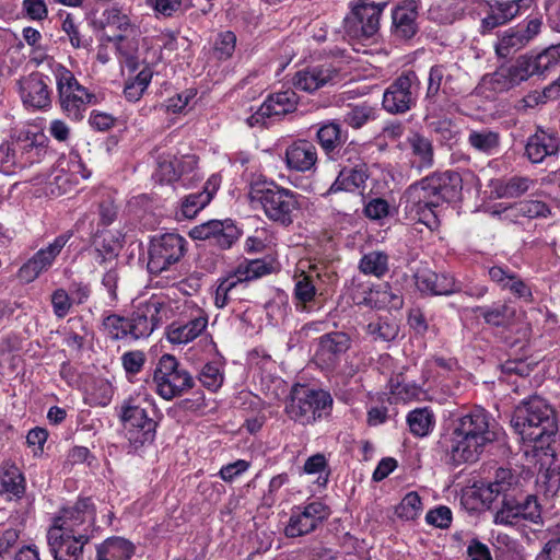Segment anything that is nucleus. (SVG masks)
<instances>
[{
	"label": "nucleus",
	"instance_id": "nucleus-26",
	"mask_svg": "<svg viewBox=\"0 0 560 560\" xmlns=\"http://www.w3.org/2000/svg\"><path fill=\"white\" fill-rule=\"evenodd\" d=\"M289 168L298 172L311 171L317 162L316 147L307 140H298L285 150Z\"/></svg>",
	"mask_w": 560,
	"mask_h": 560
},
{
	"label": "nucleus",
	"instance_id": "nucleus-20",
	"mask_svg": "<svg viewBox=\"0 0 560 560\" xmlns=\"http://www.w3.org/2000/svg\"><path fill=\"white\" fill-rule=\"evenodd\" d=\"M534 0H493L490 5L489 14L482 20V28L491 31L498 26L504 25L517 16L522 10H528Z\"/></svg>",
	"mask_w": 560,
	"mask_h": 560
},
{
	"label": "nucleus",
	"instance_id": "nucleus-16",
	"mask_svg": "<svg viewBox=\"0 0 560 560\" xmlns=\"http://www.w3.org/2000/svg\"><path fill=\"white\" fill-rule=\"evenodd\" d=\"M329 514V509L318 501L311 502L303 509L298 508L291 514L289 523L284 528V534L289 538L310 534L327 520Z\"/></svg>",
	"mask_w": 560,
	"mask_h": 560
},
{
	"label": "nucleus",
	"instance_id": "nucleus-45",
	"mask_svg": "<svg viewBox=\"0 0 560 560\" xmlns=\"http://www.w3.org/2000/svg\"><path fill=\"white\" fill-rule=\"evenodd\" d=\"M155 176L160 183L176 182L180 177L178 159L172 154L160 155Z\"/></svg>",
	"mask_w": 560,
	"mask_h": 560
},
{
	"label": "nucleus",
	"instance_id": "nucleus-35",
	"mask_svg": "<svg viewBox=\"0 0 560 560\" xmlns=\"http://www.w3.org/2000/svg\"><path fill=\"white\" fill-rule=\"evenodd\" d=\"M316 139L327 156H334L337 149L345 142L340 126L334 121L320 126L316 132Z\"/></svg>",
	"mask_w": 560,
	"mask_h": 560
},
{
	"label": "nucleus",
	"instance_id": "nucleus-60",
	"mask_svg": "<svg viewBox=\"0 0 560 560\" xmlns=\"http://www.w3.org/2000/svg\"><path fill=\"white\" fill-rule=\"evenodd\" d=\"M145 363V354L140 350L128 351L121 355V364L128 374L139 373Z\"/></svg>",
	"mask_w": 560,
	"mask_h": 560
},
{
	"label": "nucleus",
	"instance_id": "nucleus-47",
	"mask_svg": "<svg viewBox=\"0 0 560 560\" xmlns=\"http://www.w3.org/2000/svg\"><path fill=\"white\" fill-rule=\"evenodd\" d=\"M511 210H514L518 214L529 219L540 217L546 218L548 214H550V208L548 205L538 199L518 201L514 203L513 207H511Z\"/></svg>",
	"mask_w": 560,
	"mask_h": 560
},
{
	"label": "nucleus",
	"instance_id": "nucleus-2",
	"mask_svg": "<svg viewBox=\"0 0 560 560\" xmlns=\"http://www.w3.org/2000/svg\"><path fill=\"white\" fill-rule=\"evenodd\" d=\"M480 491L483 501L492 502L501 498L494 515V523L498 525L513 526L521 520L538 523L541 518L537 497L525 493L520 477L511 469H497L494 480Z\"/></svg>",
	"mask_w": 560,
	"mask_h": 560
},
{
	"label": "nucleus",
	"instance_id": "nucleus-29",
	"mask_svg": "<svg viewBox=\"0 0 560 560\" xmlns=\"http://www.w3.org/2000/svg\"><path fill=\"white\" fill-rule=\"evenodd\" d=\"M417 14L412 2L396 7L392 13L394 35L402 39L411 38L417 32Z\"/></svg>",
	"mask_w": 560,
	"mask_h": 560
},
{
	"label": "nucleus",
	"instance_id": "nucleus-33",
	"mask_svg": "<svg viewBox=\"0 0 560 560\" xmlns=\"http://www.w3.org/2000/svg\"><path fill=\"white\" fill-rule=\"evenodd\" d=\"M0 482L2 489L20 499L24 495L26 483L25 478L16 465L5 463L1 468Z\"/></svg>",
	"mask_w": 560,
	"mask_h": 560
},
{
	"label": "nucleus",
	"instance_id": "nucleus-58",
	"mask_svg": "<svg viewBox=\"0 0 560 560\" xmlns=\"http://www.w3.org/2000/svg\"><path fill=\"white\" fill-rule=\"evenodd\" d=\"M105 16L109 26H115L118 31L121 32L117 35V37L122 39L126 36V33L131 28L130 19L116 8L106 10Z\"/></svg>",
	"mask_w": 560,
	"mask_h": 560
},
{
	"label": "nucleus",
	"instance_id": "nucleus-49",
	"mask_svg": "<svg viewBox=\"0 0 560 560\" xmlns=\"http://www.w3.org/2000/svg\"><path fill=\"white\" fill-rule=\"evenodd\" d=\"M104 331L114 340H119L129 334V319L117 314H110L103 320Z\"/></svg>",
	"mask_w": 560,
	"mask_h": 560
},
{
	"label": "nucleus",
	"instance_id": "nucleus-19",
	"mask_svg": "<svg viewBox=\"0 0 560 560\" xmlns=\"http://www.w3.org/2000/svg\"><path fill=\"white\" fill-rule=\"evenodd\" d=\"M20 95L25 106L34 109H46L51 104V91L46 78L34 72L19 81Z\"/></svg>",
	"mask_w": 560,
	"mask_h": 560
},
{
	"label": "nucleus",
	"instance_id": "nucleus-40",
	"mask_svg": "<svg viewBox=\"0 0 560 560\" xmlns=\"http://www.w3.org/2000/svg\"><path fill=\"white\" fill-rule=\"evenodd\" d=\"M98 550H103L104 555H109L117 560H129L136 550L135 545L122 537H109L103 544L97 546Z\"/></svg>",
	"mask_w": 560,
	"mask_h": 560
},
{
	"label": "nucleus",
	"instance_id": "nucleus-37",
	"mask_svg": "<svg viewBox=\"0 0 560 560\" xmlns=\"http://www.w3.org/2000/svg\"><path fill=\"white\" fill-rule=\"evenodd\" d=\"M533 182L527 177L513 176L493 183V191L499 198H517L525 194Z\"/></svg>",
	"mask_w": 560,
	"mask_h": 560
},
{
	"label": "nucleus",
	"instance_id": "nucleus-36",
	"mask_svg": "<svg viewBox=\"0 0 560 560\" xmlns=\"http://www.w3.org/2000/svg\"><path fill=\"white\" fill-rule=\"evenodd\" d=\"M528 44L518 27H511L503 32L495 44V54L500 58H506Z\"/></svg>",
	"mask_w": 560,
	"mask_h": 560
},
{
	"label": "nucleus",
	"instance_id": "nucleus-32",
	"mask_svg": "<svg viewBox=\"0 0 560 560\" xmlns=\"http://www.w3.org/2000/svg\"><path fill=\"white\" fill-rule=\"evenodd\" d=\"M299 97L292 90H287L269 95L262 103V113L271 116L285 115L295 110Z\"/></svg>",
	"mask_w": 560,
	"mask_h": 560
},
{
	"label": "nucleus",
	"instance_id": "nucleus-28",
	"mask_svg": "<svg viewBox=\"0 0 560 560\" xmlns=\"http://www.w3.org/2000/svg\"><path fill=\"white\" fill-rule=\"evenodd\" d=\"M351 346L348 334L334 331L319 338L317 355L327 362H334L341 354L346 353Z\"/></svg>",
	"mask_w": 560,
	"mask_h": 560
},
{
	"label": "nucleus",
	"instance_id": "nucleus-59",
	"mask_svg": "<svg viewBox=\"0 0 560 560\" xmlns=\"http://www.w3.org/2000/svg\"><path fill=\"white\" fill-rule=\"evenodd\" d=\"M51 304L55 315L58 318H63L70 312L72 301L65 289H57L51 294Z\"/></svg>",
	"mask_w": 560,
	"mask_h": 560
},
{
	"label": "nucleus",
	"instance_id": "nucleus-23",
	"mask_svg": "<svg viewBox=\"0 0 560 560\" xmlns=\"http://www.w3.org/2000/svg\"><path fill=\"white\" fill-rule=\"evenodd\" d=\"M415 279L419 291L431 295H450L462 290L452 276L436 273L427 268L419 269Z\"/></svg>",
	"mask_w": 560,
	"mask_h": 560
},
{
	"label": "nucleus",
	"instance_id": "nucleus-12",
	"mask_svg": "<svg viewBox=\"0 0 560 560\" xmlns=\"http://www.w3.org/2000/svg\"><path fill=\"white\" fill-rule=\"evenodd\" d=\"M72 236L73 231L68 230L58 235L52 243L48 244L45 248L37 250L20 267L18 278L24 283H31L36 280L52 266L55 259Z\"/></svg>",
	"mask_w": 560,
	"mask_h": 560
},
{
	"label": "nucleus",
	"instance_id": "nucleus-43",
	"mask_svg": "<svg viewBox=\"0 0 560 560\" xmlns=\"http://www.w3.org/2000/svg\"><path fill=\"white\" fill-rule=\"evenodd\" d=\"M212 195L205 188L202 191L194 192L186 196L180 205V214L185 219H192L202 210L210 201Z\"/></svg>",
	"mask_w": 560,
	"mask_h": 560
},
{
	"label": "nucleus",
	"instance_id": "nucleus-56",
	"mask_svg": "<svg viewBox=\"0 0 560 560\" xmlns=\"http://www.w3.org/2000/svg\"><path fill=\"white\" fill-rule=\"evenodd\" d=\"M373 108L366 105L355 106L343 116V121L352 128L359 129L373 117Z\"/></svg>",
	"mask_w": 560,
	"mask_h": 560
},
{
	"label": "nucleus",
	"instance_id": "nucleus-41",
	"mask_svg": "<svg viewBox=\"0 0 560 560\" xmlns=\"http://www.w3.org/2000/svg\"><path fill=\"white\" fill-rule=\"evenodd\" d=\"M359 268L364 275L381 278L388 271V256L384 252H370L363 255Z\"/></svg>",
	"mask_w": 560,
	"mask_h": 560
},
{
	"label": "nucleus",
	"instance_id": "nucleus-62",
	"mask_svg": "<svg viewBox=\"0 0 560 560\" xmlns=\"http://www.w3.org/2000/svg\"><path fill=\"white\" fill-rule=\"evenodd\" d=\"M425 521L440 528H447L452 522V512L447 506H439L430 510L425 515Z\"/></svg>",
	"mask_w": 560,
	"mask_h": 560
},
{
	"label": "nucleus",
	"instance_id": "nucleus-13",
	"mask_svg": "<svg viewBox=\"0 0 560 560\" xmlns=\"http://www.w3.org/2000/svg\"><path fill=\"white\" fill-rule=\"evenodd\" d=\"M121 422L129 428L136 429V436L130 435L129 440L143 445L152 442L155 435L156 422L149 418L147 410L139 402L138 397L126 399L119 412ZM132 434V431H129Z\"/></svg>",
	"mask_w": 560,
	"mask_h": 560
},
{
	"label": "nucleus",
	"instance_id": "nucleus-8",
	"mask_svg": "<svg viewBox=\"0 0 560 560\" xmlns=\"http://www.w3.org/2000/svg\"><path fill=\"white\" fill-rule=\"evenodd\" d=\"M54 72L61 108L68 117L80 120L86 106L96 103V96L82 86L66 67L58 65Z\"/></svg>",
	"mask_w": 560,
	"mask_h": 560
},
{
	"label": "nucleus",
	"instance_id": "nucleus-39",
	"mask_svg": "<svg viewBox=\"0 0 560 560\" xmlns=\"http://www.w3.org/2000/svg\"><path fill=\"white\" fill-rule=\"evenodd\" d=\"M407 422L412 434L425 436L433 428L434 416L427 407L418 408L408 413Z\"/></svg>",
	"mask_w": 560,
	"mask_h": 560
},
{
	"label": "nucleus",
	"instance_id": "nucleus-27",
	"mask_svg": "<svg viewBox=\"0 0 560 560\" xmlns=\"http://www.w3.org/2000/svg\"><path fill=\"white\" fill-rule=\"evenodd\" d=\"M208 325V316L198 311L197 315L187 323H173L168 326L166 336L171 343L182 345L195 340L206 329Z\"/></svg>",
	"mask_w": 560,
	"mask_h": 560
},
{
	"label": "nucleus",
	"instance_id": "nucleus-10",
	"mask_svg": "<svg viewBox=\"0 0 560 560\" xmlns=\"http://www.w3.org/2000/svg\"><path fill=\"white\" fill-rule=\"evenodd\" d=\"M420 80L413 70L397 77L384 91L383 108L393 115H401L416 106Z\"/></svg>",
	"mask_w": 560,
	"mask_h": 560
},
{
	"label": "nucleus",
	"instance_id": "nucleus-64",
	"mask_svg": "<svg viewBox=\"0 0 560 560\" xmlns=\"http://www.w3.org/2000/svg\"><path fill=\"white\" fill-rule=\"evenodd\" d=\"M536 560H560V530L544 545Z\"/></svg>",
	"mask_w": 560,
	"mask_h": 560
},
{
	"label": "nucleus",
	"instance_id": "nucleus-25",
	"mask_svg": "<svg viewBox=\"0 0 560 560\" xmlns=\"http://www.w3.org/2000/svg\"><path fill=\"white\" fill-rule=\"evenodd\" d=\"M472 313L481 316L485 323L492 327L509 328L516 320V308L511 301L476 306L472 308Z\"/></svg>",
	"mask_w": 560,
	"mask_h": 560
},
{
	"label": "nucleus",
	"instance_id": "nucleus-30",
	"mask_svg": "<svg viewBox=\"0 0 560 560\" xmlns=\"http://www.w3.org/2000/svg\"><path fill=\"white\" fill-rule=\"evenodd\" d=\"M407 143L415 158L413 164L419 171L429 170L434 165V148L432 141L419 132L407 138Z\"/></svg>",
	"mask_w": 560,
	"mask_h": 560
},
{
	"label": "nucleus",
	"instance_id": "nucleus-38",
	"mask_svg": "<svg viewBox=\"0 0 560 560\" xmlns=\"http://www.w3.org/2000/svg\"><path fill=\"white\" fill-rule=\"evenodd\" d=\"M368 332L375 339L383 341L394 340L399 331V325L392 315L378 317L376 320L371 322L366 327Z\"/></svg>",
	"mask_w": 560,
	"mask_h": 560
},
{
	"label": "nucleus",
	"instance_id": "nucleus-11",
	"mask_svg": "<svg viewBox=\"0 0 560 560\" xmlns=\"http://www.w3.org/2000/svg\"><path fill=\"white\" fill-rule=\"evenodd\" d=\"M94 523L95 506L90 498H84L78 500L73 506L62 509L50 528L72 535H91Z\"/></svg>",
	"mask_w": 560,
	"mask_h": 560
},
{
	"label": "nucleus",
	"instance_id": "nucleus-52",
	"mask_svg": "<svg viewBox=\"0 0 560 560\" xmlns=\"http://www.w3.org/2000/svg\"><path fill=\"white\" fill-rule=\"evenodd\" d=\"M422 510V503L419 494L415 491L407 493L396 509L400 518L415 520Z\"/></svg>",
	"mask_w": 560,
	"mask_h": 560
},
{
	"label": "nucleus",
	"instance_id": "nucleus-50",
	"mask_svg": "<svg viewBox=\"0 0 560 560\" xmlns=\"http://www.w3.org/2000/svg\"><path fill=\"white\" fill-rule=\"evenodd\" d=\"M332 161H338L341 168L343 166H358V165H365V163L362 162L360 156L359 147L350 142L347 145H340L337 149V152L334 153V156H328Z\"/></svg>",
	"mask_w": 560,
	"mask_h": 560
},
{
	"label": "nucleus",
	"instance_id": "nucleus-5",
	"mask_svg": "<svg viewBox=\"0 0 560 560\" xmlns=\"http://www.w3.org/2000/svg\"><path fill=\"white\" fill-rule=\"evenodd\" d=\"M248 198L265 215L283 226L290 225L300 210V195L273 182L258 180L249 186Z\"/></svg>",
	"mask_w": 560,
	"mask_h": 560
},
{
	"label": "nucleus",
	"instance_id": "nucleus-17",
	"mask_svg": "<svg viewBox=\"0 0 560 560\" xmlns=\"http://www.w3.org/2000/svg\"><path fill=\"white\" fill-rule=\"evenodd\" d=\"M190 236L195 240H208L212 245L228 249L238 240L240 231L231 220H211L195 226Z\"/></svg>",
	"mask_w": 560,
	"mask_h": 560
},
{
	"label": "nucleus",
	"instance_id": "nucleus-22",
	"mask_svg": "<svg viewBox=\"0 0 560 560\" xmlns=\"http://www.w3.org/2000/svg\"><path fill=\"white\" fill-rule=\"evenodd\" d=\"M338 77V71L331 65H318L298 71L293 78V85L308 93H313L327 84H331Z\"/></svg>",
	"mask_w": 560,
	"mask_h": 560
},
{
	"label": "nucleus",
	"instance_id": "nucleus-4",
	"mask_svg": "<svg viewBox=\"0 0 560 560\" xmlns=\"http://www.w3.org/2000/svg\"><path fill=\"white\" fill-rule=\"evenodd\" d=\"M511 424L524 442L538 444L540 448L549 444L558 432L555 410L537 395L523 400L514 409Z\"/></svg>",
	"mask_w": 560,
	"mask_h": 560
},
{
	"label": "nucleus",
	"instance_id": "nucleus-15",
	"mask_svg": "<svg viewBox=\"0 0 560 560\" xmlns=\"http://www.w3.org/2000/svg\"><path fill=\"white\" fill-rule=\"evenodd\" d=\"M385 7L362 0L353 7L352 16L347 18L346 28L349 34L361 38L373 37L380 28V19Z\"/></svg>",
	"mask_w": 560,
	"mask_h": 560
},
{
	"label": "nucleus",
	"instance_id": "nucleus-18",
	"mask_svg": "<svg viewBox=\"0 0 560 560\" xmlns=\"http://www.w3.org/2000/svg\"><path fill=\"white\" fill-rule=\"evenodd\" d=\"M92 535H72L49 528L47 540L55 560H79Z\"/></svg>",
	"mask_w": 560,
	"mask_h": 560
},
{
	"label": "nucleus",
	"instance_id": "nucleus-6",
	"mask_svg": "<svg viewBox=\"0 0 560 560\" xmlns=\"http://www.w3.org/2000/svg\"><path fill=\"white\" fill-rule=\"evenodd\" d=\"M331 405L332 399L328 393L296 384L291 389L285 412L295 422L310 424L327 413Z\"/></svg>",
	"mask_w": 560,
	"mask_h": 560
},
{
	"label": "nucleus",
	"instance_id": "nucleus-3",
	"mask_svg": "<svg viewBox=\"0 0 560 560\" xmlns=\"http://www.w3.org/2000/svg\"><path fill=\"white\" fill-rule=\"evenodd\" d=\"M497 440L491 416L483 408H474L453 422L446 454L454 466L475 463L486 447Z\"/></svg>",
	"mask_w": 560,
	"mask_h": 560
},
{
	"label": "nucleus",
	"instance_id": "nucleus-21",
	"mask_svg": "<svg viewBox=\"0 0 560 560\" xmlns=\"http://www.w3.org/2000/svg\"><path fill=\"white\" fill-rule=\"evenodd\" d=\"M45 136L40 131L22 129L18 135L12 136L10 144L14 149L21 166L33 164L40 156Z\"/></svg>",
	"mask_w": 560,
	"mask_h": 560
},
{
	"label": "nucleus",
	"instance_id": "nucleus-7",
	"mask_svg": "<svg viewBox=\"0 0 560 560\" xmlns=\"http://www.w3.org/2000/svg\"><path fill=\"white\" fill-rule=\"evenodd\" d=\"M156 393L165 400L182 396L195 386L192 375L172 354H163L153 373Z\"/></svg>",
	"mask_w": 560,
	"mask_h": 560
},
{
	"label": "nucleus",
	"instance_id": "nucleus-9",
	"mask_svg": "<svg viewBox=\"0 0 560 560\" xmlns=\"http://www.w3.org/2000/svg\"><path fill=\"white\" fill-rule=\"evenodd\" d=\"M187 241L176 233L154 236L149 245L148 270L151 275H161L178 264L187 250Z\"/></svg>",
	"mask_w": 560,
	"mask_h": 560
},
{
	"label": "nucleus",
	"instance_id": "nucleus-48",
	"mask_svg": "<svg viewBox=\"0 0 560 560\" xmlns=\"http://www.w3.org/2000/svg\"><path fill=\"white\" fill-rule=\"evenodd\" d=\"M508 75L512 78L515 85L526 81L535 74L530 56H520L514 63L505 66Z\"/></svg>",
	"mask_w": 560,
	"mask_h": 560
},
{
	"label": "nucleus",
	"instance_id": "nucleus-55",
	"mask_svg": "<svg viewBox=\"0 0 560 560\" xmlns=\"http://www.w3.org/2000/svg\"><path fill=\"white\" fill-rule=\"evenodd\" d=\"M199 381L210 390H217L223 383V374L217 364L207 363L199 373Z\"/></svg>",
	"mask_w": 560,
	"mask_h": 560
},
{
	"label": "nucleus",
	"instance_id": "nucleus-54",
	"mask_svg": "<svg viewBox=\"0 0 560 560\" xmlns=\"http://www.w3.org/2000/svg\"><path fill=\"white\" fill-rule=\"evenodd\" d=\"M560 96V90L553 82L546 86L542 91H532L524 98L523 102L526 107H535L539 104L546 103L548 100H556Z\"/></svg>",
	"mask_w": 560,
	"mask_h": 560
},
{
	"label": "nucleus",
	"instance_id": "nucleus-53",
	"mask_svg": "<svg viewBox=\"0 0 560 560\" xmlns=\"http://www.w3.org/2000/svg\"><path fill=\"white\" fill-rule=\"evenodd\" d=\"M236 45V36L233 32L220 33L214 42L213 55L220 60L232 57Z\"/></svg>",
	"mask_w": 560,
	"mask_h": 560
},
{
	"label": "nucleus",
	"instance_id": "nucleus-44",
	"mask_svg": "<svg viewBox=\"0 0 560 560\" xmlns=\"http://www.w3.org/2000/svg\"><path fill=\"white\" fill-rule=\"evenodd\" d=\"M316 292L317 289L311 276L302 272L295 278L293 295L296 301V306L302 305L304 310L307 303L314 301Z\"/></svg>",
	"mask_w": 560,
	"mask_h": 560
},
{
	"label": "nucleus",
	"instance_id": "nucleus-1",
	"mask_svg": "<svg viewBox=\"0 0 560 560\" xmlns=\"http://www.w3.org/2000/svg\"><path fill=\"white\" fill-rule=\"evenodd\" d=\"M463 179L457 172H434L410 185L404 195L407 215L431 231L440 225L438 208L462 196Z\"/></svg>",
	"mask_w": 560,
	"mask_h": 560
},
{
	"label": "nucleus",
	"instance_id": "nucleus-63",
	"mask_svg": "<svg viewBox=\"0 0 560 560\" xmlns=\"http://www.w3.org/2000/svg\"><path fill=\"white\" fill-rule=\"evenodd\" d=\"M491 89L495 92H504L516 86L512 78L508 75L505 66L498 68L490 77Z\"/></svg>",
	"mask_w": 560,
	"mask_h": 560
},
{
	"label": "nucleus",
	"instance_id": "nucleus-46",
	"mask_svg": "<svg viewBox=\"0 0 560 560\" xmlns=\"http://www.w3.org/2000/svg\"><path fill=\"white\" fill-rule=\"evenodd\" d=\"M152 79V71L150 68H143L133 80L126 83L124 94L128 101H139Z\"/></svg>",
	"mask_w": 560,
	"mask_h": 560
},
{
	"label": "nucleus",
	"instance_id": "nucleus-51",
	"mask_svg": "<svg viewBox=\"0 0 560 560\" xmlns=\"http://www.w3.org/2000/svg\"><path fill=\"white\" fill-rule=\"evenodd\" d=\"M538 487L546 497H553L560 490V466L549 467L538 478Z\"/></svg>",
	"mask_w": 560,
	"mask_h": 560
},
{
	"label": "nucleus",
	"instance_id": "nucleus-14",
	"mask_svg": "<svg viewBox=\"0 0 560 560\" xmlns=\"http://www.w3.org/2000/svg\"><path fill=\"white\" fill-rule=\"evenodd\" d=\"M165 303L159 298L139 303L129 318V334L133 339L149 337L161 325Z\"/></svg>",
	"mask_w": 560,
	"mask_h": 560
},
{
	"label": "nucleus",
	"instance_id": "nucleus-57",
	"mask_svg": "<svg viewBox=\"0 0 560 560\" xmlns=\"http://www.w3.org/2000/svg\"><path fill=\"white\" fill-rule=\"evenodd\" d=\"M445 67L443 65H435L430 69L429 79H428V88L425 98L430 103L435 102V97L440 92V88L444 78Z\"/></svg>",
	"mask_w": 560,
	"mask_h": 560
},
{
	"label": "nucleus",
	"instance_id": "nucleus-42",
	"mask_svg": "<svg viewBox=\"0 0 560 560\" xmlns=\"http://www.w3.org/2000/svg\"><path fill=\"white\" fill-rule=\"evenodd\" d=\"M535 74H546L560 62V44L552 45L538 55L530 56Z\"/></svg>",
	"mask_w": 560,
	"mask_h": 560
},
{
	"label": "nucleus",
	"instance_id": "nucleus-31",
	"mask_svg": "<svg viewBox=\"0 0 560 560\" xmlns=\"http://www.w3.org/2000/svg\"><path fill=\"white\" fill-rule=\"evenodd\" d=\"M366 178V165L343 166L336 180L331 184L328 194L340 190H354L361 187Z\"/></svg>",
	"mask_w": 560,
	"mask_h": 560
},
{
	"label": "nucleus",
	"instance_id": "nucleus-24",
	"mask_svg": "<svg viewBox=\"0 0 560 560\" xmlns=\"http://www.w3.org/2000/svg\"><path fill=\"white\" fill-rule=\"evenodd\" d=\"M559 150L560 138L542 129L532 135L525 145V154L532 163H541L551 159L558 154Z\"/></svg>",
	"mask_w": 560,
	"mask_h": 560
},
{
	"label": "nucleus",
	"instance_id": "nucleus-61",
	"mask_svg": "<svg viewBox=\"0 0 560 560\" xmlns=\"http://www.w3.org/2000/svg\"><path fill=\"white\" fill-rule=\"evenodd\" d=\"M503 289H508L518 299H523L527 302L532 301L533 294L530 288L515 273H513L506 283H503Z\"/></svg>",
	"mask_w": 560,
	"mask_h": 560
},
{
	"label": "nucleus",
	"instance_id": "nucleus-34",
	"mask_svg": "<svg viewBox=\"0 0 560 560\" xmlns=\"http://www.w3.org/2000/svg\"><path fill=\"white\" fill-rule=\"evenodd\" d=\"M467 142L474 150L491 155L500 145V133L488 128L470 130Z\"/></svg>",
	"mask_w": 560,
	"mask_h": 560
}]
</instances>
